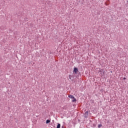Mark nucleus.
<instances>
[{
    "label": "nucleus",
    "mask_w": 128,
    "mask_h": 128,
    "mask_svg": "<svg viewBox=\"0 0 128 128\" xmlns=\"http://www.w3.org/2000/svg\"><path fill=\"white\" fill-rule=\"evenodd\" d=\"M74 72L76 74H78V68H76V67L74 68Z\"/></svg>",
    "instance_id": "f257e3e1"
},
{
    "label": "nucleus",
    "mask_w": 128,
    "mask_h": 128,
    "mask_svg": "<svg viewBox=\"0 0 128 128\" xmlns=\"http://www.w3.org/2000/svg\"><path fill=\"white\" fill-rule=\"evenodd\" d=\"M102 124H99V125H98V128H102Z\"/></svg>",
    "instance_id": "0eeeda50"
},
{
    "label": "nucleus",
    "mask_w": 128,
    "mask_h": 128,
    "mask_svg": "<svg viewBox=\"0 0 128 128\" xmlns=\"http://www.w3.org/2000/svg\"><path fill=\"white\" fill-rule=\"evenodd\" d=\"M72 102H76V99L74 97V98L72 99Z\"/></svg>",
    "instance_id": "7ed1b4c3"
},
{
    "label": "nucleus",
    "mask_w": 128,
    "mask_h": 128,
    "mask_svg": "<svg viewBox=\"0 0 128 128\" xmlns=\"http://www.w3.org/2000/svg\"><path fill=\"white\" fill-rule=\"evenodd\" d=\"M70 80H71L70 77Z\"/></svg>",
    "instance_id": "6e6552de"
},
{
    "label": "nucleus",
    "mask_w": 128,
    "mask_h": 128,
    "mask_svg": "<svg viewBox=\"0 0 128 128\" xmlns=\"http://www.w3.org/2000/svg\"><path fill=\"white\" fill-rule=\"evenodd\" d=\"M124 80H126V78H124Z\"/></svg>",
    "instance_id": "1a4fd4ad"
},
{
    "label": "nucleus",
    "mask_w": 128,
    "mask_h": 128,
    "mask_svg": "<svg viewBox=\"0 0 128 128\" xmlns=\"http://www.w3.org/2000/svg\"><path fill=\"white\" fill-rule=\"evenodd\" d=\"M50 120H46V124H50Z\"/></svg>",
    "instance_id": "39448f33"
},
{
    "label": "nucleus",
    "mask_w": 128,
    "mask_h": 128,
    "mask_svg": "<svg viewBox=\"0 0 128 128\" xmlns=\"http://www.w3.org/2000/svg\"><path fill=\"white\" fill-rule=\"evenodd\" d=\"M88 112L86 111L84 114V118H88Z\"/></svg>",
    "instance_id": "f03ea898"
},
{
    "label": "nucleus",
    "mask_w": 128,
    "mask_h": 128,
    "mask_svg": "<svg viewBox=\"0 0 128 128\" xmlns=\"http://www.w3.org/2000/svg\"><path fill=\"white\" fill-rule=\"evenodd\" d=\"M68 98H72V99H73V98H74V96H72V95H70V96H68Z\"/></svg>",
    "instance_id": "20e7f679"
},
{
    "label": "nucleus",
    "mask_w": 128,
    "mask_h": 128,
    "mask_svg": "<svg viewBox=\"0 0 128 128\" xmlns=\"http://www.w3.org/2000/svg\"><path fill=\"white\" fill-rule=\"evenodd\" d=\"M56 128H60V124H58Z\"/></svg>",
    "instance_id": "423d86ee"
}]
</instances>
